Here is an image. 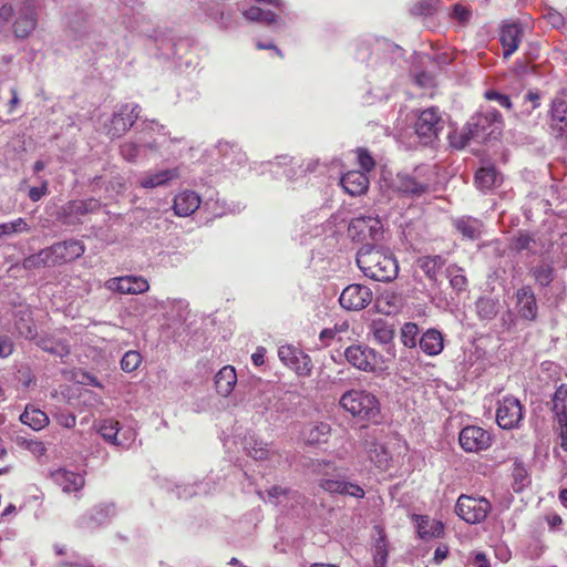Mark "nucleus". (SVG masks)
Masks as SVG:
<instances>
[{
  "instance_id": "nucleus-3",
  "label": "nucleus",
  "mask_w": 567,
  "mask_h": 567,
  "mask_svg": "<svg viewBox=\"0 0 567 567\" xmlns=\"http://www.w3.org/2000/svg\"><path fill=\"white\" fill-rule=\"evenodd\" d=\"M432 185L433 178L426 167H417L410 174H398L393 181V189L410 197H420L430 193Z\"/></svg>"
},
{
  "instance_id": "nucleus-49",
  "label": "nucleus",
  "mask_w": 567,
  "mask_h": 567,
  "mask_svg": "<svg viewBox=\"0 0 567 567\" xmlns=\"http://www.w3.org/2000/svg\"><path fill=\"white\" fill-rule=\"evenodd\" d=\"M419 328L415 323L408 322L402 327L401 339L405 347L413 348L416 344Z\"/></svg>"
},
{
  "instance_id": "nucleus-12",
  "label": "nucleus",
  "mask_w": 567,
  "mask_h": 567,
  "mask_svg": "<svg viewBox=\"0 0 567 567\" xmlns=\"http://www.w3.org/2000/svg\"><path fill=\"white\" fill-rule=\"evenodd\" d=\"M523 420V406L514 396H506L499 403L496 412L497 424L502 429L511 430L517 427Z\"/></svg>"
},
{
  "instance_id": "nucleus-36",
  "label": "nucleus",
  "mask_w": 567,
  "mask_h": 567,
  "mask_svg": "<svg viewBox=\"0 0 567 567\" xmlns=\"http://www.w3.org/2000/svg\"><path fill=\"white\" fill-rule=\"evenodd\" d=\"M498 182V174L493 166L482 167L476 172L475 183L483 190L492 189Z\"/></svg>"
},
{
  "instance_id": "nucleus-58",
  "label": "nucleus",
  "mask_w": 567,
  "mask_h": 567,
  "mask_svg": "<svg viewBox=\"0 0 567 567\" xmlns=\"http://www.w3.org/2000/svg\"><path fill=\"white\" fill-rule=\"evenodd\" d=\"M533 241L534 239L529 234H519L514 240V247L518 251L527 250Z\"/></svg>"
},
{
  "instance_id": "nucleus-25",
  "label": "nucleus",
  "mask_w": 567,
  "mask_h": 567,
  "mask_svg": "<svg viewBox=\"0 0 567 567\" xmlns=\"http://www.w3.org/2000/svg\"><path fill=\"white\" fill-rule=\"evenodd\" d=\"M179 176L177 168H168L162 169L156 173H147L144 177L140 179V186L143 188H154L158 186H164L168 182L177 178Z\"/></svg>"
},
{
  "instance_id": "nucleus-41",
  "label": "nucleus",
  "mask_w": 567,
  "mask_h": 567,
  "mask_svg": "<svg viewBox=\"0 0 567 567\" xmlns=\"http://www.w3.org/2000/svg\"><path fill=\"white\" fill-rule=\"evenodd\" d=\"M247 20L262 22L265 24H272L277 21V14L271 11L262 10L258 7H251L244 12Z\"/></svg>"
},
{
  "instance_id": "nucleus-48",
  "label": "nucleus",
  "mask_w": 567,
  "mask_h": 567,
  "mask_svg": "<svg viewBox=\"0 0 567 567\" xmlns=\"http://www.w3.org/2000/svg\"><path fill=\"white\" fill-rule=\"evenodd\" d=\"M142 362V355L137 351H127L121 360V369L125 372L135 371Z\"/></svg>"
},
{
  "instance_id": "nucleus-51",
  "label": "nucleus",
  "mask_w": 567,
  "mask_h": 567,
  "mask_svg": "<svg viewBox=\"0 0 567 567\" xmlns=\"http://www.w3.org/2000/svg\"><path fill=\"white\" fill-rule=\"evenodd\" d=\"M344 482L343 480H336V478H322L320 480V487L328 492V493H339V494H343V485H344Z\"/></svg>"
},
{
  "instance_id": "nucleus-6",
  "label": "nucleus",
  "mask_w": 567,
  "mask_h": 567,
  "mask_svg": "<svg viewBox=\"0 0 567 567\" xmlns=\"http://www.w3.org/2000/svg\"><path fill=\"white\" fill-rule=\"evenodd\" d=\"M444 127V121L437 107L431 106L419 112L414 122L415 134L427 144L435 140Z\"/></svg>"
},
{
  "instance_id": "nucleus-11",
  "label": "nucleus",
  "mask_w": 567,
  "mask_h": 567,
  "mask_svg": "<svg viewBox=\"0 0 567 567\" xmlns=\"http://www.w3.org/2000/svg\"><path fill=\"white\" fill-rule=\"evenodd\" d=\"M458 442L464 451L477 453L491 446L492 435L480 426L471 425L460 432Z\"/></svg>"
},
{
  "instance_id": "nucleus-23",
  "label": "nucleus",
  "mask_w": 567,
  "mask_h": 567,
  "mask_svg": "<svg viewBox=\"0 0 567 567\" xmlns=\"http://www.w3.org/2000/svg\"><path fill=\"white\" fill-rule=\"evenodd\" d=\"M331 433V426L328 423L319 422L309 424L302 431V437L309 445L328 442Z\"/></svg>"
},
{
  "instance_id": "nucleus-1",
  "label": "nucleus",
  "mask_w": 567,
  "mask_h": 567,
  "mask_svg": "<svg viewBox=\"0 0 567 567\" xmlns=\"http://www.w3.org/2000/svg\"><path fill=\"white\" fill-rule=\"evenodd\" d=\"M357 265L365 277L377 281H391L399 272L393 255L369 243L358 250Z\"/></svg>"
},
{
  "instance_id": "nucleus-45",
  "label": "nucleus",
  "mask_w": 567,
  "mask_h": 567,
  "mask_svg": "<svg viewBox=\"0 0 567 567\" xmlns=\"http://www.w3.org/2000/svg\"><path fill=\"white\" fill-rule=\"evenodd\" d=\"M554 269L550 265L542 264L533 269L535 280L543 287L548 286L553 281Z\"/></svg>"
},
{
  "instance_id": "nucleus-20",
  "label": "nucleus",
  "mask_w": 567,
  "mask_h": 567,
  "mask_svg": "<svg viewBox=\"0 0 567 567\" xmlns=\"http://www.w3.org/2000/svg\"><path fill=\"white\" fill-rule=\"evenodd\" d=\"M343 189L351 196H358L367 192L369 178L365 173L360 171H350L346 173L340 181Z\"/></svg>"
},
{
  "instance_id": "nucleus-44",
  "label": "nucleus",
  "mask_w": 567,
  "mask_h": 567,
  "mask_svg": "<svg viewBox=\"0 0 567 567\" xmlns=\"http://www.w3.org/2000/svg\"><path fill=\"white\" fill-rule=\"evenodd\" d=\"M18 11L17 0H10L0 7V32L11 22Z\"/></svg>"
},
{
  "instance_id": "nucleus-52",
  "label": "nucleus",
  "mask_w": 567,
  "mask_h": 567,
  "mask_svg": "<svg viewBox=\"0 0 567 567\" xmlns=\"http://www.w3.org/2000/svg\"><path fill=\"white\" fill-rule=\"evenodd\" d=\"M39 252L42 258L44 268L61 265V262L58 260L59 258L54 251L53 245L41 249Z\"/></svg>"
},
{
  "instance_id": "nucleus-61",
  "label": "nucleus",
  "mask_w": 567,
  "mask_h": 567,
  "mask_svg": "<svg viewBox=\"0 0 567 567\" xmlns=\"http://www.w3.org/2000/svg\"><path fill=\"white\" fill-rule=\"evenodd\" d=\"M56 420L61 426L66 427V429H71V427L75 426V423H76L75 416L71 413H66V414L61 413L56 416Z\"/></svg>"
},
{
  "instance_id": "nucleus-62",
  "label": "nucleus",
  "mask_w": 567,
  "mask_h": 567,
  "mask_svg": "<svg viewBox=\"0 0 567 567\" xmlns=\"http://www.w3.org/2000/svg\"><path fill=\"white\" fill-rule=\"evenodd\" d=\"M453 16L461 22H465L470 18V11L464 7L456 4L453 9Z\"/></svg>"
},
{
  "instance_id": "nucleus-50",
  "label": "nucleus",
  "mask_w": 567,
  "mask_h": 567,
  "mask_svg": "<svg viewBox=\"0 0 567 567\" xmlns=\"http://www.w3.org/2000/svg\"><path fill=\"white\" fill-rule=\"evenodd\" d=\"M434 12L435 4L430 0H421L411 8V13L414 16H431Z\"/></svg>"
},
{
  "instance_id": "nucleus-54",
  "label": "nucleus",
  "mask_w": 567,
  "mask_h": 567,
  "mask_svg": "<svg viewBox=\"0 0 567 567\" xmlns=\"http://www.w3.org/2000/svg\"><path fill=\"white\" fill-rule=\"evenodd\" d=\"M358 162L360 167L365 172L372 171L375 166V161L373 159L371 154L364 148L358 150Z\"/></svg>"
},
{
  "instance_id": "nucleus-4",
  "label": "nucleus",
  "mask_w": 567,
  "mask_h": 567,
  "mask_svg": "<svg viewBox=\"0 0 567 567\" xmlns=\"http://www.w3.org/2000/svg\"><path fill=\"white\" fill-rule=\"evenodd\" d=\"M492 511L491 502L485 497L462 494L455 505L456 515L467 524L484 522Z\"/></svg>"
},
{
  "instance_id": "nucleus-13",
  "label": "nucleus",
  "mask_w": 567,
  "mask_h": 567,
  "mask_svg": "<svg viewBox=\"0 0 567 567\" xmlns=\"http://www.w3.org/2000/svg\"><path fill=\"white\" fill-rule=\"evenodd\" d=\"M105 288L123 295H138L150 289L148 281L142 276H122L105 281Z\"/></svg>"
},
{
  "instance_id": "nucleus-24",
  "label": "nucleus",
  "mask_w": 567,
  "mask_h": 567,
  "mask_svg": "<svg viewBox=\"0 0 567 567\" xmlns=\"http://www.w3.org/2000/svg\"><path fill=\"white\" fill-rule=\"evenodd\" d=\"M14 329L19 336L28 340L37 339V329L33 323L31 311L28 308L20 309L16 313Z\"/></svg>"
},
{
  "instance_id": "nucleus-29",
  "label": "nucleus",
  "mask_w": 567,
  "mask_h": 567,
  "mask_svg": "<svg viewBox=\"0 0 567 567\" xmlns=\"http://www.w3.org/2000/svg\"><path fill=\"white\" fill-rule=\"evenodd\" d=\"M454 227L463 237L468 239H477L482 234L483 224L473 217H461L453 221Z\"/></svg>"
},
{
  "instance_id": "nucleus-64",
  "label": "nucleus",
  "mask_w": 567,
  "mask_h": 567,
  "mask_svg": "<svg viewBox=\"0 0 567 567\" xmlns=\"http://www.w3.org/2000/svg\"><path fill=\"white\" fill-rule=\"evenodd\" d=\"M558 435H559V440H560L559 446L564 451H567V425H559Z\"/></svg>"
},
{
  "instance_id": "nucleus-35",
  "label": "nucleus",
  "mask_w": 567,
  "mask_h": 567,
  "mask_svg": "<svg viewBox=\"0 0 567 567\" xmlns=\"http://www.w3.org/2000/svg\"><path fill=\"white\" fill-rule=\"evenodd\" d=\"M417 265L424 271L429 279L434 280L436 279L437 272L445 265V259L440 255L425 256L419 258Z\"/></svg>"
},
{
  "instance_id": "nucleus-2",
  "label": "nucleus",
  "mask_w": 567,
  "mask_h": 567,
  "mask_svg": "<svg viewBox=\"0 0 567 567\" xmlns=\"http://www.w3.org/2000/svg\"><path fill=\"white\" fill-rule=\"evenodd\" d=\"M339 404L353 417L364 421H375L381 412L377 396L365 390L347 391L341 395Z\"/></svg>"
},
{
  "instance_id": "nucleus-31",
  "label": "nucleus",
  "mask_w": 567,
  "mask_h": 567,
  "mask_svg": "<svg viewBox=\"0 0 567 567\" xmlns=\"http://www.w3.org/2000/svg\"><path fill=\"white\" fill-rule=\"evenodd\" d=\"M20 421L32 430L39 431L48 425L49 417L43 411L33 406H27L20 415Z\"/></svg>"
},
{
  "instance_id": "nucleus-7",
  "label": "nucleus",
  "mask_w": 567,
  "mask_h": 567,
  "mask_svg": "<svg viewBox=\"0 0 567 567\" xmlns=\"http://www.w3.org/2000/svg\"><path fill=\"white\" fill-rule=\"evenodd\" d=\"M344 358L353 368L373 372L382 369V357L374 349L364 344H352L344 350Z\"/></svg>"
},
{
  "instance_id": "nucleus-10",
  "label": "nucleus",
  "mask_w": 567,
  "mask_h": 567,
  "mask_svg": "<svg viewBox=\"0 0 567 567\" xmlns=\"http://www.w3.org/2000/svg\"><path fill=\"white\" fill-rule=\"evenodd\" d=\"M280 361L292 369L298 375L307 377L311 373L312 362L308 354L292 346H281L278 349Z\"/></svg>"
},
{
  "instance_id": "nucleus-63",
  "label": "nucleus",
  "mask_w": 567,
  "mask_h": 567,
  "mask_svg": "<svg viewBox=\"0 0 567 567\" xmlns=\"http://www.w3.org/2000/svg\"><path fill=\"white\" fill-rule=\"evenodd\" d=\"M471 564L473 567H491L488 559L483 553H476Z\"/></svg>"
},
{
  "instance_id": "nucleus-32",
  "label": "nucleus",
  "mask_w": 567,
  "mask_h": 567,
  "mask_svg": "<svg viewBox=\"0 0 567 567\" xmlns=\"http://www.w3.org/2000/svg\"><path fill=\"white\" fill-rule=\"evenodd\" d=\"M37 344L44 351L50 352L60 358H64L69 355L70 348L69 344L62 340L54 339L49 336L39 337L37 339Z\"/></svg>"
},
{
  "instance_id": "nucleus-15",
  "label": "nucleus",
  "mask_w": 567,
  "mask_h": 567,
  "mask_svg": "<svg viewBox=\"0 0 567 567\" xmlns=\"http://www.w3.org/2000/svg\"><path fill=\"white\" fill-rule=\"evenodd\" d=\"M524 30L517 22H505L501 25L498 38L503 49V56L509 58L519 47Z\"/></svg>"
},
{
  "instance_id": "nucleus-57",
  "label": "nucleus",
  "mask_w": 567,
  "mask_h": 567,
  "mask_svg": "<svg viewBox=\"0 0 567 567\" xmlns=\"http://www.w3.org/2000/svg\"><path fill=\"white\" fill-rule=\"evenodd\" d=\"M14 344L8 336H0V358L4 359L12 354Z\"/></svg>"
},
{
  "instance_id": "nucleus-60",
  "label": "nucleus",
  "mask_w": 567,
  "mask_h": 567,
  "mask_svg": "<svg viewBox=\"0 0 567 567\" xmlns=\"http://www.w3.org/2000/svg\"><path fill=\"white\" fill-rule=\"evenodd\" d=\"M48 193V182H43L41 187H31L29 190V198L32 202L40 200Z\"/></svg>"
},
{
  "instance_id": "nucleus-17",
  "label": "nucleus",
  "mask_w": 567,
  "mask_h": 567,
  "mask_svg": "<svg viewBox=\"0 0 567 567\" xmlns=\"http://www.w3.org/2000/svg\"><path fill=\"white\" fill-rule=\"evenodd\" d=\"M516 309L522 319L534 321L537 318V302L533 289L529 286L519 288L516 292Z\"/></svg>"
},
{
  "instance_id": "nucleus-28",
  "label": "nucleus",
  "mask_w": 567,
  "mask_h": 567,
  "mask_svg": "<svg viewBox=\"0 0 567 567\" xmlns=\"http://www.w3.org/2000/svg\"><path fill=\"white\" fill-rule=\"evenodd\" d=\"M363 450L367 457L380 468H385L389 462V453L384 446L377 443L374 440H364Z\"/></svg>"
},
{
  "instance_id": "nucleus-27",
  "label": "nucleus",
  "mask_w": 567,
  "mask_h": 567,
  "mask_svg": "<svg viewBox=\"0 0 567 567\" xmlns=\"http://www.w3.org/2000/svg\"><path fill=\"white\" fill-rule=\"evenodd\" d=\"M237 382L236 371L233 367L221 368L215 377L217 392L223 396H228Z\"/></svg>"
},
{
  "instance_id": "nucleus-55",
  "label": "nucleus",
  "mask_w": 567,
  "mask_h": 567,
  "mask_svg": "<svg viewBox=\"0 0 567 567\" xmlns=\"http://www.w3.org/2000/svg\"><path fill=\"white\" fill-rule=\"evenodd\" d=\"M22 267L25 270H37L44 268L40 252L32 254L22 260Z\"/></svg>"
},
{
  "instance_id": "nucleus-38",
  "label": "nucleus",
  "mask_w": 567,
  "mask_h": 567,
  "mask_svg": "<svg viewBox=\"0 0 567 567\" xmlns=\"http://www.w3.org/2000/svg\"><path fill=\"white\" fill-rule=\"evenodd\" d=\"M389 556L388 544L385 535L382 530L379 532V538L375 542L373 554V567H386Z\"/></svg>"
},
{
  "instance_id": "nucleus-56",
  "label": "nucleus",
  "mask_w": 567,
  "mask_h": 567,
  "mask_svg": "<svg viewBox=\"0 0 567 567\" xmlns=\"http://www.w3.org/2000/svg\"><path fill=\"white\" fill-rule=\"evenodd\" d=\"M485 97L487 100H495L498 104L505 109H512V102L508 95L501 94L496 91L489 90L485 92Z\"/></svg>"
},
{
  "instance_id": "nucleus-30",
  "label": "nucleus",
  "mask_w": 567,
  "mask_h": 567,
  "mask_svg": "<svg viewBox=\"0 0 567 567\" xmlns=\"http://www.w3.org/2000/svg\"><path fill=\"white\" fill-rule=\"evenodd\" d=\"M420 348L429 355H436L443 350L442 334L436 330H427L420 339Z\"/></svg>"
},
{
  "instance_id": "nucleus-18",
  "label": "nucleus",
  "mask_w": 567,
  "mask_h": 567,
  "mask_svg": "<svg viewBox=\"0 0 567 567\" xmlns=\"http://www.w3.org/2000/svg\"><path fill=\"white\" fill-rule=\"evenodd\" d=\"M52 481L59 485L63 492L71 493L82 489L85 485L84 476L65 468H59L50 474Z\"/></svg>"
},
{
  "instance_id": "nucleus-43",
  "label": "nucleus",
  "mask_w": 567,
  "mask_h": 567,
  "mask_svg": "<svg viewBox=\"0 0 567 567\" xmlns=\"http://www.w3.org/2000/svg\"><path fill=\"white\" fill-rule=\"evenodd\" d=\"M372 331L375 340L382 344H388L393 339V330L384 321H374L372 324Z\"/></svg>"
},
{
  "instance_id": "nucleus-5",
  "label": "nucleus",
  "mask_w": 567,
  "mask_h": 567,
  "mask_svg": "<svg viewBox=\"0 0 567 567\" xmlns=\"http://www.w3.org/2000/svg\"><path fill=\"white\" fill-rule=\"evenodd\" d=\"M499 120L501 114L496 110L472 116L466 124L464 132L450 135L451 145L456 148L465 147L472 138L478 137L481 133H483L493 122H497Z\"/></svg>"
},
{
  "instance_id": "nucleus-42",
  "label": "nucleus",
  "mask_w": 567,
  "mask_h": 567,
  "mask_svg": "<svg viewBox=\"0 0 567 567\" xmlns=\"http://www.w3.org/2000/svg\"><path fill=\"white\" fill-rule=\"evenodd\" d=\"M245 450L248 455L255 460H266L270 456V450L268 449V444L257 441L250 440L246 443Z\"/></svg>"
},
{
  "instance_id": "nucleus-9",
  "label": "nucleus",
  "mask_w": 567,
  "mask_h": 567,
  "mask_svg": "<svg viewBox=\"0 0 567 567\" xmlns=\"http://www.w3.org/2000/svg\"><path fill=\"white\" fill-rule=\"evenodd\" d=\"M373 293L368 286L360 284L349 285L340 295L339 302L342 308L359 311L367 308L372 301Z\"/></svg>"
},
{
  "instance_id": "nucleus-47",
  "label": "nucleus",
  "mask_w": 567,
  "mask_h": 567,
  "mask_svg": "<svg viewBox=\"0 0 567 567\" xmlns=\"http://www.w3.org/2000/svg\"><path fill=\"white\" fill-rule=\"evenodd\" d=\"M140 115V106L138 105H132L130 109V114L127 120L124 118L122 114H116L113 117V124L114 125H121L123 131L130 130L135 121L138 118Z\"/></svg>"
},
{
  "instance_id": "nucleus-53",
  "label": "nucleus",
  "mask_w": 567,
  "mask_h": 567,
  "mask_svg": "<svg viewBox=\"0 0 567 567\" xmlns=\"http://www.w3.org/2000/svg\"><path fill=\"white\" fill-rule=\"evenodd\" d=\"M140 147L133 142H125L121 145V155L128 162H135L138 156Z\"/></svg>"
},
{
  "instance_id": "nucleus-21",
  "label": "nucleus",
  "mask_w": 567,
  "mask_h": 567,
  "mask_svg": "<svg viewBox=\"0 0 567 567\" xmlns=\"http://www.w3.org/2000/svg\"><path fill=\"white\" fill-rule=\"evenodd\" d=\"M53 248L61 264L73 261L85 251L83 243L76 239L53 244Z\"/></svg>"
},
{
  "instance_id": "nucleus-39",
  "label": "nucleus",
  "mask_w": 567,
  "mask_h": 567,
  "mask_svg": "<svg viewBox=\"0 0 567 567\" xmlns=\"http://www.w3.org/2000/svg\"><path fill=\"white\" fill-rule=\"evenodd\" d=\"M99 207V203L94 199L90 200H73L68 203V205L64 208L65 214L68 215H76L82 216L90 212H93Z\"/></svg>"
},
{
  "instance_id": "nucleus-8",
  "label": "nucleus",
  "mask_w": 567,
  "mask_h": 567,
  "mask_svg": "<svg viewBox=\"0 0 567 567\" xmlns=\"http://www.w3.org/2000/svg\"><path fill=\"white\" fill-rule=\"evenodd\" d=\"M349 236L357 241H378L382 237V223L377 216H359L350 221Z\"/></svg>"
},
{
  "instance_id": "nucleus-34",
  "label": "nucleus",
  "mask_w": 567,
  "mask_h": 567,
  "mask_svg": "<svg viewBox=\"0 0 567 567\" xmlns=\"http://www.w3.org/2000/svg\"><path fill=\"white\" fill-rule=\"evenodd\" d=\"M118 431L120 423L113 419L103 420L99 424V433L106 442L125 447L126 444L117 439Z\"/></svg>"
},
{
  "instance_id": "nucleus-33",
  "label": "nucleus",
  "mask_w": 567,
  "mask_h": 567,
  "mask_svg": "<svg viewBox=\"0 0 567 567\" xmlns=\"http://www.w3.org/2000/svg\"><path fill=\"white\" fill-rule=\"evenodd\" d=\"M417 533L421 538L440 537L444 526L439 520H431L427 516H417Z\"/></svg>"
},
{
  "instance_id": "nucleus-59",
  "label": "nucleus",
  "mask_w": 567,
  "mask_h": 567,
  "mask_svg": "<svg viewBox=\"0 0 567 567\" xmlns=\"http://www.w3.org/2000/svg\"><path fill=\"white\" fill-rule=\"evenodd\" d=\"M343 494L350 495L357 498H363L365 493L363 488L354 483L344 482Z\"/></svg>"
},
{
  "instance_id": "nucleus-40",
  "label": "nucleus",
  "mask_w": 567,
  "mask_h": 567,
  "mask_svg": "<svg viewBox=\"0 0 567 567\" xmlns=\"http://www.w3.org/2000/svg\"><path fill=\"white\" fill-rule=\"evenodd\" d=\"M476 311L482 319L491 320L498 312V303L492 298L482 297L476 302Z\"/></svg>"
},
{
  "instance_id": "nucleus-26",
  "label": "nucleus",
  "mask_w": 567,
  "mask_h": 567,
  "mask_svg": "<svg viewBox=\"0 0 567 567\" xmlns=\"http://www.w3.org/2000/svg\"><path fill=\"white\" fill-rule=\"evenodd\" d=\"M551 411L558 425H567V386L559 385L553 396Z\"/></svg>"
},
{
  "instance_id": "nucleus-19",
  "label": "nucleus",
  "mask_w": 567,
  "mask_h": 567,
  "mask_svg": "<svg viewBox=\"0 0 567 567\" xmlns=\"http://www.w3.org/2000/svg\"><path fill=\"white\" fill-rule=\"evenodd\" d=\"M200 202V197L195 192L184 190L175 196L173 210L179 217H187L199 208Z\"/></svg>"
},
{
  "instance_id": "nucleus-37",
  "label": "nucleus",
  "mask_w": 567,
  "mask_h": 567,
  "mask_svg": "<svg viewBox=\"0 0 567 567\" xmlns=\"http://www.w3.org/2000/svg\"><path fill=\"white\" fill-rule=\"evenodd\" d=\"M30 225L24 218H17L12 221L0 224V240L16 234L29 233Z\"/></svg>"
},
{
  "instance_id": "nucleus-16",
  "label": "nucleus",
  "mask_w": 567,
  "mask_h": 567,
  "mask_svg": "<svg viewBox=\"0 0 567 567\" xmlns=\"http://www.w3.org/2000/svg\"><path fill=\"white\" fill-rule=\"evenodd\" d=\"M116 513V506L113 502L101 503L92 507L81 517V526L93 528L106 523Z\"/></svg>"
},
{
  "instance_id": "nucleus-46",
  "label": "nucleus",
  "mask_w": 567,
  "mask_h": 567,
  "mask_svg": "<svg viewBox=\"0 0 567 567\" xmlns=\"http://www.w3.org/2000/svg\"><path fill=\"white\" fill-rule=\"evenodd\" d=\"M447 276L450 278L451 287L457 292L464 291L467 286V279L464 275L460 274V269L455 266L447 268Z\"/></svg>"
},
{
  "instance_id": "nucleus-14",
  "label": "nucleus",
  "mask_w": 567,
  "mask_h": 567,
  "mask_svg": "<svg viewBox=\"0 0 567 567\" xmlns=\"http://www.w3.org/2000/svg\"><path fill=\"white\" fill-rule=\"evenodd\" d=\"M19 7L18 18L13 22V32L17 38L24 39L35 29L33 6L29 0H17Z\"/></svg>"
},
{
  "instance_id": "nucleus-22",
  "label": "nucleus",
  "mask_w": 567,
  "mask_h": 567,
  "mask_svg": "<svg viewBox=\"0 0 567 567\" xmlns=\"http://www.w3.org/2000/svg\"><path fill=\"white\" fill-rule=\"evenodd\" d=\"M550 127L557 136H563L567 128V102L563 99L557 97L551 102Z\"/></svg>"
}]
</instances>
